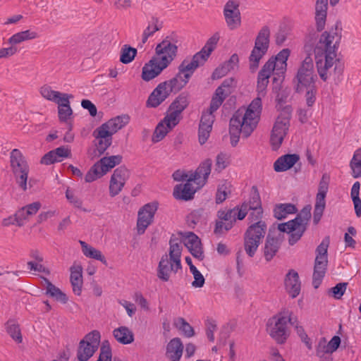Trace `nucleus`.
Masks as SVG:
<instances>
[{
	"label": "nucleus",
	"mask_w": 361,
	"mask_h": 361,
	"mask_svg": "<svg viewBox=\"0 0 361 361\" xmlns=\"http://www.w3.org/2000/svg\"><path fill=\"white\" fill-rule=\"evenodd\" d=\"M339 39L336 31L324 32L314 49L317 71L323 81L338 79L343 74L344 66L336 54Z\"/></svg>",
	"instance_id": "f257e3e1"
},
{
	"label": "nucleus",
	"mask_w": 361,
	"mask_h": 361,
	"mask_svg": "<svg viewBox=\"0 0 361 361\" xmlns=\"http://www.w3.org/2000/svg\"><path fill=\"white\" fill-rule=\"evenodd\" d=\"M262 100L257 97L246 109H238L230 120L231 144L235 146L242 135L248 137L256 129L262 113Z\"/></svg>",
	"instance_id": "f03ea898"
},
{
	"label": "nucleus",
	"mask_w": 361,
	"mask_h": 361,
	"mask_svg": "<svg viewBox=\"0 0 361 361\" xmlns=\"http://www.w3.org/2000/svg\"><path fill=\"white\" fill-rule=\"evenodd\" d=\"M290 56V50L283 49L275 57H271L263 66L258 74L257 91L259 95L263 96L269 83L271 74L274 81L282 80L287 69V60Z\"/></svg>",
	"instance_id": "7ed1b4c3"
},
{
	"label": "nucleus",
	"mask_w": 361,
	"mask_h": 361,
	"mask_svg": "<svg viewBox=\"0 0 361 361\" xmlns=\"http://www.w3.org/2000/svg\"><path fill=\"white\" fill-rule=\"evenodd\" d=\"M169 245V255L161 257L157 268V276L163 281H168L172 272L176 274L181 269V240L171 238Z\"/></svg>",
	"instance_id": "20e7f679"
},
{
	"label": "nucleus",
	"mask_w": 361,
	"mask_h": 361,
	"mask_svg": "<svg viewBox=\"0 0 361 361\" xmlns=\"http://www.w3.org/2000/svg\"><path fill=\"white\" fill-rule=\"evenodd\" d=\"M293 312L283 309L267 322V331L269 335L278 343L283 344L290 335L289 324H293Z\"/></svg>",
	"instance_id": "39448f33"
},
{
	"label": "nucleus",
	"mask_w": 361,
	"mask_h": 361,
	"mask_svg": "<svg viewBox=\"0 0 361 361\" xmlns=\"http://www.w3.org/2000/svg\"><path fill=\"white\" fill-rule=\"evenodd\" d=\"M220 39L219 33L214 34L206 42L203 48L192 59H184L178 66V72L180 74L189 80L195 71L200 66H202L211 53L214 50L216 44Z\"/></svg>",
	"instance_id": "423d86ee"
},
{
	"label": "nucleus",
	"mask_w": 361,
	"mask_h": 361,
	"mask_svg": "<svg viewBox=\"0 0 361 361\" xmlns=\"http://www.w3.org/2000/svg\"><path fill=\"white\" fill-rule=\"evenodd\" d=\"M311 205H306L297 215L295 219L286 223L280 224L278 228L280 231L288 233L289 243L293 245L298 242L307 228L311 218Z\"/></svg>",
	"instance_id": "0eeeda50"
},
{
	"label": "nucleus",
	"mask_w": 361,
	"mask_h": 361,
	"mask_svg": "<svg viewBox=\"0 0 361 361\" xmlns=\"http://www.w3.org/2000/svg\"><path fill=\"white\" fill-rule=\"evenodd\" d=\"M9 159L11 171L16 183L21 190L27 191L30 166L25 157L18 149H14L11 152Z\"/></svg>",
	"instance_id": "6e6552de"
},
{
	"label": "nucleus",
	"mask_w": 361,
	"mask_h": 361,
	"mask_svg": "<svg viewBox=\"0 0 361 361\" xmlns=\"http://www.w3.org/2000/svg\"><path fill=\"white\" fill-rule=\"evenodd\" d=\"M291 112V108L286 106L276 119L270 137V142L273 149L276 150L281 145L288 133Z\"/></svg>",
	"instance_id": "1a4fd4ad"
},
{
	"label": "nucleus",
	"mask_w": 361,
	"mask_h": 361,
	"mask_svg": "<svg viewBox=\"0 0 361 361\" xmlns=\"http://www.w3.org/2000/svg\"><path fill=\"white\" fill-rule=\"evenodd\" d=\"M247 214V204H243L240 208L234 207L227 210H220L218 212L219 221L216 223L214 233L221 234L224 231L230 230L236 219H243Z\"/></svg>",
	"instance_id": "9d476101"
},
{
	"label": "nucleus",
	"mask_w": 361,
	"mask_h": 361,
	"mask_svg": "<svg viewBox=\"0 0 361 361\" xmlns=\"http://www.w3.org/2000/svg\"><path fill=\"white\" fill-rule=\"evenodd\" d=\"M267 231L265 222H258L251 224L244 235V248L250 257H253Z\"/></svg>",
	"instance_id": "9b49d317"
},
{
	"label": "nucleus",
	"mask_w": 361,
	"mask_h": 361,
	"mask_svg": "<svg viewBox=\"0 0 361 361\" xmlns=\"http://www.w3.org/2000/svg\"><path fill=\"white\" fill-rule=\"evenodd\" d=\"M329 238H325L316 249V258L313 273V286L315 288L320 285L326 271L328 264L327 250Z\"/></svg>",
	"instance_id": "f8f14e48"
},
{
	"label": "nucleus",
	"mask_w": 361,
	"mask_h": 361,
	"mask_svg": "<svg viewBox=\"0 0 361 361\" xmlns=\"http://www.w3.org/2000/svg\"><path fill=\"white\" fill-rule=\"evenodd\" d=\"M316 78L312 59L308 56L302 61L294 78L295 90L315 86Z\"/></svg>",
	"instance_id": "ddd939ff"
},
{
	"label": "nucleus",
	"mask_w": 361,
	"mask_h": 361,
	"mask_svg": "<svg viewBox=\"0 0 361 361\" xmlns=\"http://www.w3.org/2000/svg\"><path fill=\"white\" fill-rule=\"evenodd\" d=\"M100 334L92 331L82 339L77 350V358L79 361H87L97 350L100 343Z\"/></svg>",
	"instance_id": "4468645a"
},
{
	"label": "nucleus",
	"mask_w": 361,
	"mask_h": 361,
	"mask_svg": "<svg viewBox=\"0 0 361 361\" xmlns=\"http://www.w3.org/2000/svg\"><path fill=\"white\" fill-rule=\"evenodd\" d=\"M178 53L177 41L167 36L155 48V56L166 68L175 59Z\"/></svg>",
	"instance_id": "2eb2a0df"
},
{
	"label": "nucleus",
	"mask_w": 361,
	"mask_h": 361,
	"mask_svg": "<svg viewBox=\"0 0 361 361\" xmlns=\"http://www.w3.org/2000/svg\"><path fill=\"white\" fill-rule=\"evenodd\" d=\"M269 35V29L268 27H264L257 37L255 47L250 56V68L252 71H255L258 67L260 59L267 51Z\"/></svg>",
	"instance_id": "dca6fc26"
},
{
	"label": "nucleus",
	"mask_w": 361,
	"mask_h": 361,
	"mask_svg": "<svg viewBox=\"0 0 361 361\" xmlns=\"http://www.w3.org/2000/svg\"><path fill=\"white\" fill-rule=\"evenodd\" d=\"M157 210V204L156 203L147 204L139 210L137 221L138 234H143L147 228L153 222Z\"/></svg>",
	"instance_id": "f3484780"
},
{
	"label": "nucleus",
	"mask_w": 361,
	"mask_h": 361,
	"mask_svg": "<svg viewBox=\"0 0 361 361\" xmlns=\"http://www.w3.org/2000/svg\"><path fill=\"white\" fill-rule=\"evenodd\" d=\"M128 177L129 171L126 168L121 166L114 170L109 182V190L111 197H115L120 193Z\"/></svg>",
	"instance_id": "a211bd4d"
},
{
	"label": "nucleus",
	"mask_w": 361,
	"mask_h": 361,
	"mask_svg": "<svg viewBox=\"0 0 361 361\" xmlns=\"http://www.w3.org/2000/svg\"><path fill=\"white\" fill-rule=\"evenodd\" d=\"M224 15L228 27L231 30H235L241 24L240 12L238 3L230 0L224 8Z\"/></svg>",
	"instance_id": "6ab92c4d"
},
{
	"label": "nucleus",
	"mask_w": 361,
	"mask_h": 361,
	"mask_svg": "<svg viewBox=\"0 0 361 361\" xmlns=\"http://www.w3.org/2000/svg\"><path fill=\"white\" fill-rule=\"evenodd\" d=\"M202 187L190 176L184 185L180 184L174 188L173 196L178 200H189L193 198V195L197 190Z\"/></svg>",
	"instance_id": "aec40b11"
},
{
	"label": "nucleus",
	"mask_w": 361,
	"mask_h": 361,
	"mask_svg": "<svg viewBox=\"0 0 361 361\" xmlns=\"http://www.w3.org/2000/svg\"><path fill=\"white\" fill-rule=\"evenodd\" d=\"M166 67L162 64L156 57H152L146 63L142 69V79L149 81L157 77Z\"/></svg>",
	"instance_id": "412c9836"
},
{
	"label": "nucleus",
	"mask_w": 361,
	"mask_h": 361,
	"mask_svg": "<svg viewBox=\"0 0 361 361\" xmlns=\"http://www.w3.org/2000/svg\"><path fill=\"white\" fill-rule=\"evenodd\" d=\"M171 93L166 83L161 82L149 96L147 105L150 107H157L160 105Z\"/></svg>",
	"instance_id": "4be33fe9"
},
{
	"label": "nucleus",
	"mask_w": 361,
	"mask_h": 361,
	"mask_svg": "<svg viewBox=\"0 0 361 361\" xmlns=\"http://www.w3.org/2000/svg\"><path fill=\"white\" fill-rule=\"evenodd\" d=\"M214 121V116L212 113L205 112L202 114L198 132L199 142L201 145L204 144L208 140Z\"/></svg>",
	"instance_id": "5701e85b"
},
{
	"label": "nucleus",
	"mask_w": 361,
	"mask_h": 361,
	"mask_svg": "<svg viewBox=\"0 0 361 361\" xmlns=\"http://www.w3.org/2000/svg\"><path fill=\"white\" fill-rule=\"evenodd\" d=\"M129 121L130 117L128 115L118 116L109 120L99 127L104 130L102 133L104 135H106V133H109L110 135H113L126 126L129 123Z\"/></svg>",
	"instance_id": "b1692460"
},
{
	"label": "nucleus",
	"mask_w": 361,
	"mask_h": 361,
	"mask_svg": "<svg viewBox=\"0 0 361 361\" xmlns=\"http://www.w3.org/2000/svg\"><path fill=\"white\" fill-rule=\"evenodd\" d=\"M183 243L193 257L199 259H203V252L199 238L193 233H186Z\"/></svg>",
	"instance_id": "393cba45"
},
{
	"label": "nucleus",
	"mask_w": 361,
	"mask_h": 361,
	"mask_svg": "<svg viewBox=\"0 0 361 361\" xmlns=\"http://www.w3.org/2000/svg\"><path fill=\"white\" fill-rule=\"evenodd\" d=\"M285 288L292 298H296L300 293L301 283L298 274L290 270L285 278Z\"/></svg>",
	"instance_id": "a878e982"
},
{
	"label": "nucleus",
	"mask_w": 361,
	"mask_h": 361,
	"mask_svg": "<svg viewBox=\"0 0 361 361\" xmlns=\"http://www.w3.org/2000/svg\"><path fill=\"white\" fill-rule=\"evenodd\" d=\"M71 271V283L73 287V293L80 295L82 292V267L80 263L74 262L70 268Z\"/></svg>",
	"instance_id": "bb28decb"
},
{
	"label": "nucleus",
	"mask_w": 361,
	"mask_h": 361,
	"mask_svg": "<svg viewBox=\"0 0 361 361\" xmlns=\"http://www.w3.org/2000/svg\"><path fill=\"white\" fill-rule=\"evenodd\" d=\"M212 165V161L207 159L202 161L196 169L195 172L191 173L190 176L193 178V180H196V183H197L199 185L203 186L206 183L209 175L211 173Z\"/></svg>",
	"instance_id": "cd10ccee"
},
{
	"label": "nucleus",
	"mask_w": 361,
	"mask_h": 361,
	"mask_svg": "<svg viewBox=\"0 0 361 361\" xmlns=\"http://www.w3.org/2000/svg\"><path fill=\"white\" fill-rule=\"evenodd\" d=\"M300 159L296 154H288L279 157L274 164L276 172L286 171L293 167Z\"/></svg>",
	"instance_id": "c85d7f7f"
},
{
	"label": "nucleus",
	"mask_w": 361,
	"mask_h": 361,
	"mask_svg": "<svg viewBox=\"0 0 361 361\" xmlns=\"http://www.w3.org/2000/svg\"><path fill=\"white\" fill-rule=\"evenodd\" d=\"M41 208L39 202H35L18 209L16 213L18 219V226H23L25 221L27 220L30 216L35 215Z\"/></svg>",
	"instance_id": "c756f323"
},
{
	"label": "nucleus",
	"mask_w": 361,
	"mask_h": 361,
	"mask_svg": "<svg viewBox=\"0 0 361 361\" xmlns=\"http://www.w3.org/2000/svg\"><path fill=\"white\" fill-rule=\"evenodd\" d=\"M328 0H317L315 4V21L317 28L322 31L326 24Z\"/></svg>",
	"instance_id": "7c9ffc66"
},
{
	"label": "nucleus",
	"mask_w": 361,
	"mask_h": 361,
	"mask_svg": "<svg viewBox=\"0 0 361 361\" xmlns=\"http://www.w3.org/2000/svg\"><path fill=\"white\" fill-rule=\"evenodd\" d=\"M183 350V345L178 338H173L166 346V356L171 361H179Z\"/></svg>",
	"instance_id": "2f4dec72"
},
{
	"label": "nucleus",
	"mask_w": 361,
	"mask_h": 361,
	"mask_svg": "<svg viewBox=\"0 0 361 361\" xmlns=\"http://www.w3.org/2000/svg\"><path fill=\"white\" fill-rule=\"evenodd\" d=\"M103 131L104 130L102 128L98 127L93 132V135L97 140L96 146L99 154H103L112 142V135L109 133L104 135Z\"/></svg>",
	"instance_id": "473e14b6"
},
{
	"label": "nucleus",
	"mask_w": 361,
	"mask_h": 361,
	"mask_svg": "<svg viewBox=\"0 0 361 361\" xmlns=\"http://www.w3.org/2000/svg\"><path fill=\"white\" fill-rule=\"evenodd\" d=\"M79 243L81 245L82 252L85 257L100 261L104 265H107V261L100 250L94 248L85 241L80 240Z\"/></svg>",
	"instance_id": "72a5a7b5"
},
{
	"label": "nucleus",
	"mask_w": 361,
	"mask_h": 361,
	"mask_svg": "<svg viewBox=\"0 0 361 361\" xmlns=\"http://www.w3.org/2000/svg\"><path fill=\"white\" fill-rule=\"evenodd\" d=\"M279 239L268 235L264 247V256L267 262L271 261L280 247Z\"/></svg>",
	"instance_id": "f704fd0d"
},
{
	"label": "nucleus",
	"mask_w": 361,
	"mask_h": 361,
	"mask_svg": "<svg viewBox=\"0 0 361 361\" xmlns=\"http://www.w3.org/2000/svg\"><path fill=\"white\" fill-rule=\"evenodd\" d=\"M122 161L121 155H114L102 158L97 164L99 166L101 171L105 175L108 171Z\"/></svg>",
	"instance_id": "c9c22d12"
},
{
	"label": "nucleus",
	"mask_w": 361,
	"mask_h": 361,
	"mask_svg": "<svg viewBox=\"0 0 361 361\" xmlns=\"http://www.w3.org/2000/svg\"><path fill=\"white\" fill-rule=\"evenodd\" d=\"M116 340L122 344H130L134 341V335L126 326H120L113 331Z\"/></svg>",
	"instance_id": "e433bc0d"
},
{
	"label": "nucleus",
	"mask_w": 361,
	"mask_h": 361,
	"mask_svg": "<svg viewBox=\"0 0 361 361\" xmlns=\"http://www.w3.org/2000/svg\"><path fill=\"white\" fill-rule=\"evenodd\" d=\"M298 209L295 204L291 203L278 204L274 209V216L277 219H283L288 214H295Z\"/></svg>",
	"instance_id": "4c0bfd02"
},
{
	"label": "nucleus",
	"mask_w": 361,
	"mask_h": 361,
	"mask_svg": "<svg viewBox=\"0 0 361 361\" xmlns=\"http://www.w3.org/2000/svg\"><path fill=\"white\" fill-rule=\"evenodd\" d=\"M326 194L317 193L313 215V221L315 224L319 223L323 215L326 207Z\"/></svg>",
	"instance_id": "58836bf2"
},
{
	"label": "nucleus",
	"mask_w": 361,
	"mask_h": 361,
	"mask_svg": "<svg viewBox=\"0 0 361 361\" xmlns=\"http://www.w3.org/2000/svg\"><path fill=\"white\" fill-rule=\"evenodd\" d=\"M188 80H189L186 79L184 75L178 72L174 78L164 82L166 83V85L169 87L171 92H176L185 87L188 82Z\"/></svg>",
	"instance_id": "ea45409f"
},
{
	"label": "nucleus",
	"mask_w": 361,
	"mask_h": 361,
	"mask_svg": "<svg viewBox=\"0 0 361 361\" xmlns=\"http://www.w3.org/2000/svg\"><path fill=\"white\" fill-rule=\"evenodd\" d=\"M37 37H38V35L36 32L30 30H27L25 31L17 32V33L14 34L13 35H12L8 39V42L11 44L13 45V44H20L24 41L34 39L37 38Z\"/></svg>",
	"instance_id": "a19ab883"
},
{
	"label": "nucleus",
	"mask_w": 361,
	"mask_h": 361,
	"mask_svg": "<svg viewBox=\"0 0 361 361\" xmlns=\"http://www.w3.org/2000/svg\"><path fill=\"white\" fill-rule=\"evenodd\" d=\"M162 27V22L157 18L152 17L149 22L147 27L145 29L142 36V43H145L148 38L152 37L157 31Z\"/></svg>",
	"instance_id": "79ce46f5"
},
{
	"label": "nucleus",
	"mask_w": 361,
	"mask_h": 361,
	"mask_svg": "<svg viewBox=\"0 0 361 361\" xmlns=\"http://www.w3.org/2000/svg\"><path fill=\"white\" fill-rule=\"evenodd\" d=\"M349 166L353 178L361 177V147L355 151Z\"/></svg>",
	"instance_id": "37998d69"
},
{
	"label": "nucleus",
	"mask_w": 361,
	"mask_h": 361,
	"mask_svg": "<svg viewBox=\"0 0 361 361\" xmlns=\"http://www.w3.org/2000/svg\"><path fill=\"white\" fill-rule=\"evenodd\" d=\"M298 93L304 94V99L307 107H312L317 99V87L312 86L295 90Z\"/></svg>",
	"instance_id": "c03bdc74"
},
{
	"label": "nucleus",
	"mask_w": 361,
	"mask_h": 361,
	"mask_svg": "<svg viewBox=\"0 0 361 361\" xmlns=\"http://www.w3.org/2000/svg\"><path fill=\"white\" fill-rule=\"evenodd\" d=\"M360 188V182H355L351 188L350 196L354 204L355 214L357 216L360 217L361 216V200L359 197Z\"/></svg>",
	"instance_id": "a18cd8bd"
},
{
	"label": "nucleus",
	"mask_w": 361,
	"mask_h": 361,
	"mask_svg": "<svg viewBox=\"0 0 361 361\" xmlns=\"http://www.w3.org/2000/svg\"><path fill=\"white\" fill-rule=\"evenodd\" d=\"M136 54V49L125 44L121 49L120 61L125 64L129 63L133 61Z\"/></svg>",
	"instance_id": "49530a36"
},
{
	"label": "nucleus",
	"mask_w": 361,
	"mask_h": 361,
	"mask_svg": "<svg viewBox=\"0 0 361 361\" xmlns=\"http://www.w3.org/2000/svg\"><path fill=\"white\" fill-rule=\"evenodd\" d=\"M188 102L185 96L180 95L170 105L169 109L181 116V113L188 106Z\"/></svg>",
	"instance_id": "de8ad7c7"
},
{
	"label": "nucleus",
	"mask_w": 361,
	"mask_h": 361,
	"mask_svg": "<svg viewBox=\"0 0 361 361\" xmlns=\"http://www.w3.org/2000/svg\"><path fill=\"white\" fill-rule=\"evenodd\" d=\"M47 284V293L56 300L66 303L68 300L66 294L62 293L59 288L53 285L49 280L44 279Z\"/></svg>",
	"instance_id": "09e8293b"
},
{
	"label": "nucleus",
	"mask_w": 361,
	"mask_h": 361,
	"mask_svg": "<svg viewBox=\"0 0 361 361\" xmlns=\"http://www.w3.org/2000/svg\"><path fill=\"white\" fill-rule=\"evenodd\" d=\"M171 128H168V126L161 121L155 128L152 136V141L158 142L163 140Z\"/></svg>",
	"instance_id": "8fccbe9b"
},
{
	"label": "nucleus",
	"mask_w": 361,
	"mask_h": 361,
	"mask_svg": "<svg viewBox=\"0 0 361 361\" xmlns=\"http://www.w3.org/2000/svg\"><path fill=\"white\" fill-rule=\"evenodd\" d=\"M6 330L8 334L18 343L23 341L19 326L13 321H9L6 324Z\"/></svg>",
	"instance_id": "3c124183"
},
{
	"label": "nucleus",
	"mask_w": 361,
	"mask_h": 361,
	"mask_svg": "<svg viewBox=\"0 0 361 361\" xmlns=\"http://www.w3.org/2000/svg\"><path fill=\"white\" fill-rule=\"evenodd\" d=\"M103 176L104 175L101 171L99 166L95 163L86 173L85 180L86 183H92Z\"/></svg>",
	"instance_id": "603ef678"
},
{
	"label": "nucleus",
	"mask_w": 361,
	"mask_h": 361,
	"mask_svg": "<svg viewBox=\"0 0 361 361\" xmlns=\"http://www.w3.org/2000/svg\"><path fill=\"white\" fill-rule=\"evenodd\" d=\"M39 93L43 98L53 102L56 99L58 95H60V92L54 90L51 87L47 85L40 87Z\"/></svg>",
	"instance_id": "864d4df0"
},
{
	"label": "nucleus",
	"mask_w": 361,
	"mask_h": 361,
	"mask_svg": "<svg viewBox=\"0 0 361 361\" xmlns=\"http://www.w3.org/2000/svg\"><path fill=\"white\" fill-rule=\"evenodd\" d=\"M235 80L233 78L224 80L221 85L216 89L218 94H224V95L228 97L231 93L232 89L235 86Z\"/></svg>",
	"instance_id": "5fc2aeb1"
},
{
	"label": "nucleus",
	"mask_w": 361,
	"mask_h": 361,
	"mask_svg": "<svg viewBox=\"0 0 361 361\" xmlns=\"http://www.w3.org/2000/svg\"><path fill=\"white\" fill-rule=\"evenodd\" d=\"M175 325L183 332L185 336L191 337L194 335L193 328L183 318H178L175 321Z\"/></svg>",
	"instance_id": "6e6d98bb"
},
{
	"label": "nucleus",
	"mask_w": 361,
	"mask_h": 361,
	"mask_svg": "<svg viewBox=\"0 0 361 361\" xmlns=\"http://www.w3.org/2000/svg\"><path fill=\"white\" fill-rule=\"evenodd\" d=\"M180 118L181 116L169 109L162 121L168 126V128L173 129L179 123Z\"/></svg>",
	"instance_id": "4d7b16f0"
},
{
	"label": "nucleus",
	"mask_w": 361,
	"mask_h": 361,
	"mask_svg": "<svg viewBox=\"0 0 361 361\" xmlns=\"http://www.w3.org/2000/svg\"><path fill=\"white\" fill-rule=\"evenodd\" d=\"M226 97L227 96L224 95V94H218L217 90H216L215 94L211 101L209 111L207 112L212 113L213 114V112L219 108Z\"/></svg>",
	"instance_id": "13d9d810"
},
{
	"label": "nucleus",
	"mask_w": 361,
	"mask_h": 361,
	"mask_svg": "<svg viewBox=\"0 0 361 361\" xmlns=\"http://www.w3.org/2000/svg\"><path fill=\"white\" fill-rule=\"evenodd\" d=\"M229 188V183H224L219 186L216 195V203H221L226 199L228 193L230 192Z\"/></svg>",
	"instance_id": "bf43d9fd"
},
{
	"label": "nucleus",
	"mask_w": 361,
	"mask_h": 361,
	"mask_svg": "<svg viewBox=\"0 0 361 361\" xmlns=\"http://www.w3.org/2000/svg\"><path fill=\"white\" fill-rule=\"evenodd\" d=\"M190 270L193 275L194 281L192 283L193 287L195 288H201L204 284V278L202 274L197 270V269L194 266L191 265L190 267Z\"/></svg>",
	"instance_id": "052dcab7"
},
{
	"label": "nucleus",
	"mask_w": 361,
	"mask_h": 361,
	"mask_svg": "<svg viewBox=\"0 0 361 361\" xmlns=\"http://www.w3.org/2000/svg\"><path fill=\"white\" fill-rule=\"evenodd\" d=\"M229 164V157L225 153H220L216 156L215 170L221 171Z\"/></svg>",
	"instance_id": "680f3d73"
},
{
	"label": "nucleus",
	"mask_w": 361,
	"mask_h": 361,
	"mask_svg": "<svg viewBox=\"0 0 361 361\" xmlns=\"http://www.w3.org/2000/svg\"><path fill=\"white\" fill-rule=\"evenodd\" d=\"M348 283H339L329 289V292L335 299H340L345 293Z\"/></svg>",
	"instance_id": "e2e57ef3"
},
{
	"label": "nucleus",
	"mask_w": 361,
	"mask_h": 361,
	"mask_svg": "<svg viewBox=\"0 0 361 361\" xmlns=\"http://www.w3.org/2000/svg\"><path fill=\"white\" fill-rule=\"evenodd\" d=\"M331 354L329 348L327 341L325 338L319 339L316 348V355L318 357H323V355Z\"/></svg>",
	"instance_id": "0e129e2a"
},
{
	"label": "nucleus",
	"mask_w": 361,
	"mask_h": 361,
	"mask_svg": "<svg viewBox=\"0 0 361 361\" xmlns=\"http://www.w3.org/2000/svg\"><path fill=\"white\" fill-rule=\"evenodd\" d=\"M249 214L248 219L251 224H255L258 222H264L262 221L263 210L262 208H257V209H251Z\"/></svg>",
	"instance_id": "69168bd1"
},
{
	"label": "nucleus",
	"mask_w": 361,
	"mask_h": 361,
	"mask_svg": "<svg viewBox=\"0 0 361 361\" xmlns=\"http://www.w3.org/2000/svg\"><path fill=\"white\" fill-rule=\"evenodd\" d=\"M66 197L75 207L81 208L82 205V201L80 198L76 196L73 191L68 189L66 192Z\"/></svg>",
	"instance_id": "338daca9"
},
{
	"label": "nucleus",
	"mask_w": 361,
	"mask_h": 361,
	"mask_svg": "<svg viewBox=\"0 0 361 361\" xmlns=\"http://www.w3.org/2000/svg\"><path fill=\"white\" fill-rule=\"evenodd\" d=\"M97 361H111V350L109 345H103L101 347L99 357Z\"/></svg>",
	"instance_id": "774afa93"
}]
</instances>
